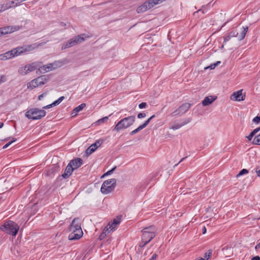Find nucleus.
<instances>
[{"label":"nucleus","instance_id":"obj_10","mask_svg":"<svg viewBox=\"0 0 260 260\" xmlns=\"http://www.w3.org/2000/svg\"><path fill=\"white\" fill-rule=\"evenodd\" d=\"M39 65L37 62H32L31 64H28L24 67H21L18 69V73L21 75H26L27 73L36 70Z\"/></svg>","mask_w":260,"mask_h":260},{"label":"nucleus","instance_id":"obj_22","mask_svg":"<svg viewBox=\"0 0 260 260\" xmlns=\"http://www.w3.org/2000/svg\"><path fill=\"white\" fill-rule=\"evenodd\" d=\"M215 99L212 96H207L202 101V103L203 106H206L210 105L215 101Z\"/></svg>","mask_w":260,"mask_h":260},{"label":"nucleus","instance_id":"obj_6","mask_svg":"<svg viewBox=\"0 0 260 260\" xmlns=\"http://www.w3.org/2000/svg\"><path fill=\"white\" fill-rule=\"evenodd\" d=\"M143 241L149 243L155 236L156 228L154 225L146 227L142 231Z\"/></svg>","mask_w":260,"mask_h":260},{"label":"nucleus","instance_id":"obj_51","mask_svg":"<svg viewBox=\"0 0 260 260\" xmlns=\"http://www.w3.org/2000/svg\"><path fill=\"white\" fill-rule=\"evenodd\" d=\"M11 144V142H8L5 145L3 146V149H6Z\"/></svg>","mask_w":260,"mask_h":260},{"label":"nucleus","instance_id":"obj_23","mask_svg":"<svg viewBox=\"0 0 260 260\" xmlns=\"http://www.w3.org/2000/svg\"><path fill=\"white\" fill-rule=\"evenodd\" d=\"M248 27L247 26L242 27V30L240 32V34L238 33V38L239 41H241L243 39H244V38H245V35L248 31Z\"/></svg>","mask_w":260,"mask_h":260},{"label":"nucleus","instance_id":"obj_37","mask_svg":"<svg viewBox=\"0 0 260 260\" xmlns=\"http://www.w3.org/2000/svg\"><path fill=\"white\" fill-rule=\"evenodd\" d=\"M231 36V37H238V32L236 30H233L230 32V33L229 34Z\"/></svg>","mask_w":260,"mask_h":260},{"label":"nucleus","instance_id":"obj_56","mask_svg":"<svg viewBox=\"0 0 260 260\" xmlns=\"http://www.w3.org/2000/svg\"><path fill=\"white\" fill-rule=\"evenodd\" d=\"M260 248V242L256 244V245L255 246V249L256 250L259 249Z\"/></svg>","mask_w":260,"mask_h":260},{"label":"nucleus","instance_id":"obj_19","mask_svg":"<svg viewBox=\"0 0 260 260\" xmlns=\"http://www.w3.org/2000/svg\"><path fill=\"white\" fill-rule=\"evenodd\" d=\"M149 2L148 1H146L144 4H143L141 6L138 7L137 9V12L138 13H144L147 10L151 9V6L149 5Z\"/></svg>","mask_w":260,"mask_h":260},{"label":"nucleus","instance_id":"obj_33","mask_svg":"<svg viewBox=\"0 0 260 260\" xmlns=\"http://www.w3.org/2000/svg\"><path fill=\"white\" fill-rule=\"evenodd\" d=\"M143 128L142 127V126L141 125H140L138 128H137L136 129H134V131H132L130 133L131 135H134L136 134H137V133H138L139 131H140L141 130L143 129Z\"/></svg>","mask_w":260,"mask_h":260},{"label":"nucleus","instance_id":"obj_38","mask_svg":"<svg viewBox=\"0 0 260 260\" xmlns=\"http://www.w3.org/2000/svg\"><path fill=\"white\" fill-rule=\"evenodd\" d=\"M116 168V167H115L113 168L112 169H111L110 170H109L108 172H107L106 173H105V176H108V175L112 174Z\"/></svg>","mask_w":260,"mask_h":260},{"label":"nucleus","instance_id":"obj_11","mask_svg":"<svg viewBox=\"0 0 260 260\" xmlns=\"http://www.w3.org/2000/svg\"><path fill=\"white\" fill-rule=\"evenodd\" d=\"M22 28V25L8 26L0 28V36L3 35L12 33Z\"/></svg>","mask_w":260,"mask_h":260},{"label":"nucleus","instance_id":"obj_62","mask_svg":"<svg viewBox=\"0 0 260 260\" xmlns=\"http://www.w3.org/2000/svg\"><path fill=\"white\" fill-rule=\"evenodd\" d=\"M106 176H105V173L101 177L102 178L105 177Z\"/></svg>","mask_w":260,"mask_h":260},{"label":"nucleus","instance_id":"obj_41","mask_svg":"<svg viewBox=\"0 0 260 260\" xmlns=\"http://www.w3.org/2000/svg\"><path fill=\"white\" fill-rule=\"evenodd\" d=\"M147 106V103L145 102H142L139 105V107L140 109H143L146 107Z\"/></svg>","mask_w":260,"mask_h":260},{"label":"nucleus","instance_id":"obj_12","mask_svg":"<svg viewBox=\"0 0 260 260\" xmlns=\"http://www.w3.org/2000/svg\"><path fill=\"white\" fill-rule=\"evenodd\" d=\"M191 105L189 103H184L182 104L177 110L173 112L171 115L172 116H180L185 113L190 108Z\"/></svg>","mask_w":260,"mask_h":260},{"label":"nucleus","instance_id":"obj_42","mask_svg":"<svg viewBox=\"0 0 260 260\" xmlns=\"http://www.w3.org/2000/svg\"><path fill=\"white\" fill-rule=\"evenodd\" d=\"M6 81V77L5 75L0 76V83L5 82Z\"/></svg>","mask_w":260,"mask_h":260},{"label":"nucleus","instance_id":"obj_27","mask_svg":"<svg viewBox=\"0 0 260 260\" xmlns=\"http://www.w3.org/2000/svg\"><path fill=\"white\" fill-rule=\"evenodd\" d=\"M149 2V4H150L149 5L151 6V8H153L154 6H155L157 4H159L162 1L161 0H147Z\"/></svg>","mask_w":260,"mask_h":260},{"label":"nucleus","instance_id":"obj_15","mask_svg":"<svg viewBox=\"0 0 260 260\" xmlns=\"http://www.w3.org/2000/svg\"><path fill=\"white\" fill-rule=\"evenodd\" d=\"M59 167L56 165H52L48 170L44 172L45 176L51 177L59 170Z\"/></svg>","mask_w":260,"mask_h":260},{"label":"nucleus","instance_id":"obj_3","mask_svg":"<svg viewBox=\"0 0 260 260\" xmlns=\"http://www.w3.org/2000/svg\"><path fill=\"white\" fill-rule=\"evenodd\" d=\"M0 229L8 234L16 236L19 229V226L15 222L9 220L2 225L0 226Z\"/></svg>","mask_w":260,"mask_h":260},{"label":"nucleus","instance_id":"obj_49","mask_svg":"<svg viewBox=\"0 0 260 260\" xmlns=\"http://www.w3.org/2000/svg\"><path fill=\"white\" fill-rule=\"evenodd\" d=\"M157 257V255L156 253H154L153 254L151 258L149 260H156Z\"/></svg>","mask_w":260,"mask_h":260},{"label":"nucleus","instance_id":"obj_28","mask_svg":"<svg viewBox=\"0 0 260 260\" xmlns=\"http://www.w3.org/2000/svg\"><path fill=\"white\" fill-rule=\"evenodd\" d=\"M252 143L255 145H260V134L254 138Z\"/></svg>","mask_w":260,"mask_h":260},{"label":"nucleus","instance_id":"obj_5","mask_svg":"<svg viewBox=\"0 0 260 260\" xmlns=\"http://www.w3.org/2000/svg\"><path fill=\"white\" fill-rule=\"evenodd\" d=\"M46 113L45 110L35 108L28 109L25 113V116L30 119L38 120L44 117Z\"/></svg>","mask_w":260,"mask_h":260},{"label":"nucleus","instance_id":"obj_35","mask_svg":"<svg viewBox=\"0 0 260 260\" xmlns=\"http://www.w3.org/2000/svg\"><path fill=\"white\" fill-rule=\"evenodd\" d=\"M3 10H6L8 9L12 8V6L10 5L9 2H7L5 4H3Z\"/></svg>","mask_w":260,"mask_h":260},{"label":"nucleus","instance_id":"obj_13","mask_svg":"<svg viewBox=\"0 0 260 260\" xmlns=\"http://www.w3.org/2000/svg\"><path fill=\"white\" fill-rule=\"evenodd\" d=\"M104 142L103 139H99L91 145L86 150V153L89 155L92 154Z\"/></svg>","mask_w":260,"mask_h":260},{"label":"nucleus","instance_id":"obj_53","mask_svg":"<svg viewBox=\"0 0 260 260\" xmlns=\"http://www.w3.org/2000/svg\"><path fill=\"white\" fill-rule=\"evenodd\" d=\"M186 158V157H183L179 161L178 164H176V165H175V166H174V167L175 168V167H176L179 164H180L181 162H182L184 159H185V158Z\"/></svg>","mask_w":260,"mask_h":260},{"label":"nucleus","instance_id":"obj_29","mask_svg":"<svg viewBox=\"0 0 260 260\" xmlns=\"http://www.w3.org/2000/svg\"><path fill=\"white\" fill-rule=\"evenodd\" d=\"M155 117V115H153L152 116H151L149 118H148L143 124H142V125H141V126H142V127L143 128H144L145 127H146L148 124L149 123L150 120L153 119L154 117Z\"/></svg>","mask_w":260,"mask_h":260},{"label":"nucleus","instance_id":"obj_26","mask_svg":"<svg viewBox=\"0 0 260 260\" xmlns=\"http://www.w3.org/2000/svg\"><path fill=\"white\" fill-rule=\"evenodd\" d=\"M53 68V70H55L62 66V62L61 61H56L53 63H51Z\"/></svg>","mask_w":260,"mask_h":260},{"label":"nucleus","instance_id":"obj_16","mask_svg":"<svg viewBox=\"0 0 260 260\" xmlns=\"http://www.w3.org/2000/svg\"><path fill=\"white\" fill-rule=\"evenodd\" d=\"M52 70H53V68L51 63L39 67L36 73L37 74H44Z\"/></svg>","mask_w":260,"mask_h":260},{"label":"nucleus","instance_id":"obj_2","mask_svg":"<svg viewBox=\"0 0 260 260\" xmlns=\"http://www.w3.org/2000/svg\"><path fill=\"white\" fill-rule=\"evenodd\" d=\"M35 48L32 45L17 47L10 51H9L3 54L0 55V60H7L12 58L15 56L20 55L23 52L32 50Z\"/></svg>","mask_w":260,"mask_h":260},{"label":"nucleus","instance_id":"obj_31","mask_svg":"<svg viewBox=\"0 0 260 260\" xmlns=\"http://www.w3.org/2000/svg\"><path fill=\"white\" fill-rule=\"evenodd\" d=\"M212 253V250L210 249L207 252L205 253L204 258L205 259L208 260L211 256Z\"/></svg>","mask_w":260,"mask_h":260},{"label":"nucleus","instance_id":"obj_21","mask_svg":"<svg viewBox=\"0 0 260 260\" xmlns=\"http://www.w3.org/2000/svg\"><path fill=\"white\" fill-rule=\"evenodd\" d=\"M86 107V104L85 103H82L81 105H79L77 107L74 109L72 111L71 115L72 117L75 116L77 113L82 110L84 108Z\"/></svg>","mask_w":260,"mask_h":260},{"label":"nucleus","instance_id":"obj_61","mask_svg":"<svg viewBox=\"0 0 260 260\" xmlns=\"http://www.w3.org/2000/svg\"><path fill=\"white\" fill-rule=\"evenodd\" d=\"M61 25L62 26H64V25H66V24H64V23H63V22H62V23H61Z\"/></svg>","mask_w":260,"mask_h":260},{"label":"nucleus","instance_id":"obj_17","mask_svg":"<svg viewBox=\"0 0 260 260\" xmlns=\"http://www.w3.org/2000/svg\"><path fill=\"white\" fill-rule=\"evenodd\" d=\"M191 121V118H187L182 121L180 123L175 122L171 126V128L173 130H176L180 128L182 126L187 124Z\"/></svg>","mask_w":260,"mask_h":260},{"label":"nucleus","instance_id":"obj_44","mask_svg":"<svg viewBox=\"0 0 260 260\" xmlns=\"http://www.w3.org/2000/svg\"><path fill=\"white\" fill-rule=\"evenodd\" d=\"M148 243H146V241H143L142 240V241L140 243L139 246L141 247H143Z\"/></svg>","mask_w":260,"mask_h":260},{"label":"nucleus","instance_id":"obj_25","mask_svg":"<svg viewBox=\"0 0 260 260\" xmlns=\"http://www.w3.org/2000/svg\"><path fill=\"white\" fill-rule=\"evenodd\" d=\"M260 131V127H257L255 129H254L253 131H252L251 132V133L250 134V135L246 137V138H247V139L249 140V141H250L252 140V138L254 137V136L257 133H258L259 131Z\"/></svg>","mask_w":260,"mask_h":260},{"label":"nucleus","instance_id":"obj_32","mask_svg":"<svg viewBox=\"0 0 260 260\" xmlns=\"http://www.w3.org/2000/svg\"><path fill=\"white\" fill-rule=\"evenodd\" d=\"M248 173V171L246 169H243L241 170L239 173L237 175V177H238L240 176L243 175L244 174H246Z\"/></svg>","mask_w":260,"mask_h":260},{"label":"nucleus","instance_id":"obj_52","mask_svg":"<svg viewBox=\"0 0 260 260\" xmlns=\"http://www.w3.org/2000/svg\"><path fill=\"white\" fill-rule=\"evenodd\" d=\"M251 260H260V257L259 256H255L252 258Z\"/></svg>","mask_w":260,"mask_h":260},{"label":"nucleus","instance_id":"obj_36","mask_svg":"<svg viewBox=\"0 0 260 260\" xmlns=\"http://www.w3.org/2000/svg\"><path fill=\"white\" fill-rule=\"evenodd\" d=\"M111 228L109 226V224H108L105 228L104 229L103 232H105L106 234L109 233L110 231H111Z\"/></svg>","mask_w":260,"mask_h":260},{"label":"nucleus","instance_id":"obj_50","mask_svg":"<svg viewBox=\"0 0 260 260\" xmlns=\"http://www.w3.org/2000/svg\"><path fill=\"white\" fill-rule=\"evenodd\" d=\"M256 173H257V176L260 177V167L256 168Z\"/></svg>","mask_w":260,"mask_h":260},{"label":"nucleus","instance_id":"obj_40","mask_svg":"<svg viewBox=\"0 0 260 260\" xmlns=\"http://www.w3.org/2000/svg\"><path fill=\"white\" fill-rule=\"evenodd\" d=\"M252 121L254 123H258L260 122V115L259 116H257L256 117H255L253 120H252Z\"/></svg>","mask_w":260,"mask_h":260},{"label":"nucleus","instance_id":"obj_9","mask_svg":"<svg viewBox=\"0 0 260 260\" xmlns=\"http://www.w3.org/2000/svg\"><path fill=\"white\" fill-rule=\"evenodd\" d=\"M48 80V77L46 75L41 76L28 83L27 88L34 89L39 86L45 84Z\"/></svg>","mask_w":260,"mask_h":260},{"label":"nucleus","instance_id":"obj_24","mask_svg":"<svg viewBox=\"0 0 260 260\" xmlns=\"http://www.w3.org/2000/svg\"><path fill=\"white\" fill-rule=\"evenodd\" d=\"M121 221L120 218L117 217V218L114 219L111 223H109V226H110L111 228V230H113L115 229L116 226L119 224Z\"/></svg>","mask_w":260,"mask_h":260},{"label":"nucleus","instance_id":"obj_7","mask_svg":"<svg viewBox=\"0 0 260 260\" xmlns=\"http://www.w3.org/2000/svg\"><path fill=\"white\" fill-rule=\"evenodd\" d=\"M117 180L115 178L105 180L101 188V192L104 194H108L113 191L116 185Z\"/></svg>","mask_w":260,"mask_h":260},{"label":"nucleus","instance_id":"obj_47","mask_svg":"<svg viewBox=\"0 0 260 260\" xmlns=\"http://www.w3.org/2000/svg\"><path fill=\"white\" fill-rule=\"evenodd\" d=\"M53 106H55L54 105H53V103L51 104H49L48 105H47L46 106H44L43 108V109H49V108H50L51 107H52Z\"/></svg>","mask_w":260,"mask_h":260},{"label":"nucleus","instance_id":"obj_54","mask_svg":"<svg viewBox=\"0 0 260 260\" xmlns=\"http://www.w3.org/2000/svg\"><path fill=\"white\" fill-rule=\"evenodd\" d=\"M44 93H42V94L39 95V96H38L39 100H41L42 99V98L44 97Z\"/></svg>","mask_w":260,"mask_h":260},{"label":"nucleus","instance_id":"obj_55","mask_svg":"<svg viewBox=\"0 0 260 260\" xmlns=\"http://www.w3.org/2000/svg\"><path fill=\"white\" fill-rule=\"evenodd\" d=\"M202 233L203 234H205L206 233V229L205 226H203V228L202 229Z\"/></svg>","mask_w":260,"mask_h":260},{"label":"nucleus","instance_id":"obj_4","mask_svg":"<svg viewBox=\"0 0 260 260\" xmlns=\"http://www.w3.org/2000/svg\"><path fill=\"white\" fill-rule=\"evenodd\" d=\"M136 117L135 116H129L121 119L115 126L113 131L119 132L123 129L130 127L135 122Z\"/></svg>","mask_w":260,"mask_h":260},{"label":"nucleus","instance_id":"obj_45","mask_svg":"<svg viewBox=\"0 0 260 260\" xmlns=\"http://www.w3.org/2000/svg\"><path fill=\"white\" fill-rule=\"evenodd\" d=\"M146 116V114L144 113H140L139 114H138V118H144Z\"/></svg>","mask_w":260,"mask_h":260},{"label":"nucleus","instance_id":"obj_18","mask_svg":"<svg viewBox=\"0 0 260 260\" xmlns=\"http://www.w3.org/2000/svg\"><path fill=\"white\" fill-rule=\"evenodd\" d=\"M69 164H71L74 170H76L83 164V160L81 158H76L70 161Z\"/></svg>","mask_w":260,"mask_h":260},{"label":"nucleus","instance_id":"obj_60","mask_svg":"<svg viewBox=\"0 0 260 260\" xmlns=\"http://www.w3.org/2000/svg\"><path fill=\"white\" fill-rule=\"evenodd\" d=\"M4 125V123L0 122V128H2Z\"/></svg>","mask_w":260,"mask_h":260},{"label":"nucleus","instance_id":"obj_43","mask_svg":"<svg viewBox=\"0 0 260 260\" xmlns=\"http://www.w3.org/2000/svg\"><path fill=\"white\" fill-rule=\"evenodd\" d=\"M106 235H107V234L106 233H105V232H102V233L99 236V239L101 240H103V239H104L106 237Z\"/></svg>","mask_w":260,"mask_h":260},{"label":"nucleus","instance_id":"obj_46","mask_svg":"<svg viewBox=\"0 0 260 260\" xmlns=\"http://www.w3.org/2000/svg\"><path fill=\"white\" fill-rule=\"evenodd\" d=\"M216 67V64H215V63L211 64L209 67H207L206 69H210V70H213L215 69V68Z\"/></svg>","mask_w":260,"mask_h":260},{"label":"nucleus","instance_id":"obj_34","mask_svg":"<svg viewBox=\"0 0 260 260\" xmlns=\"http://www.w3.org/2000/svg\"><path fill=\"white\" fill-rule=\"evenodd\" d=\"M111 115H110L109 116H106V117H104L101 119H100L99 120H98L97 122L99 123V124H101L102 123H103L105 121H107L108 119H109V117Z\"/></svg>","mask_w":260,"mask_h":260},{"label":"nucleus","instance_id":"obj_57","mask_svg":"<svg viewBox=\"0 0 260 260\" xmlns=\"http://www.w3.org/2000/svg\"><path fill=\"white\" fill-rule=\"evenodd\" d=\"M5 11L3 10V5H0V12H2L3 11Z\"/></svg>","mask_w":260,"mask_h":260},{"label":"nucleus","instance_id":"obj_20","mask_svg":"<svg viewBox=\"0 0 260 260\" xmlns=\"http://www.w3.org/2000/svg\"><path fill=\"white\" fill-rule=\"evenodd\" d=\"M74 170L71 164H68L63 174L62 175V177L64 179L68 178L72 175Z\"/></svg>","mask_w":260,"mask_h":260},{"label":"nucleus","instance_id":"obj_14","mask_svg":"<svg viewBox=\"0 0 260 260\" xmlns=\"http://www.w3.org/2000/svg\"><path fill=\"white\" fill-rule=\"evenodd\" d=\"M243 89L234 92L231 96V99L234 101H242L245 98V94L242 93Z\"/></svg>","mask_w":260,"mask_h":260},{"label":"nucleus","instance_id":"obj_1","mask_svg":"<svg viewBox=\"0 0 260 260\" xmlns=\"http://www.w3.org/2000/svg\"><path fill=\"white\" fill-rule=\"evenodd\" d=\"M68 231L71 232L69 235L70 240H78L83 236V232L79 218H75L72 220Z\"/></svg>","mask_w":260,"mask_h":260},{"label":"nucleus","instance_id":"obj_48","mask_svg":"<svg viewBox=\"0 0 260 260\" xmlns=\"http://www.w3.org/2000/svg\"><path fill=\"white\" fill-rule=\"evenodd\" d=\"M9 2L10 3V5L12 6V8L16 7V6H15V3H16V1H15V0L12 1H9Z\"/></svg>","mask_w":260,"mask_h":260},{"label":"nucleus","instance_id":"obj_58","mask_svg":"<svg viewBox=\"0 0 260 260\" xmlns=\"http://www.w3.org/2000/svg\"><path fill=\"white\" fill-rule=\"evenodd\" d=\"M16 140H17L16 138H13L12 139V140L11 141H10L9 142H11V144H12V143L15 142Z\"/></svg>","mask_w":260,"mask_h":260},{"label":"nucleus","instance_id":"obj_30","mask_svg":"<svg viewBox=\"0 0 260 260\" xmlns=\"http://www.w3.org/2000/svg\"><path fill=\"white\" fill-rule=\"evenodd\" d=\"M64 99V96H62L58 99L57 100L53 102V105L54 106H56L59 105L63 100Z\"/></svg>","mask_w":260,"mask_h":260},{"label":"nucleus","instance_id":"obj_39","mask_svg":"<svg viewBox=\"0 0 260 260\" xmlns=\"http://www.w3.org/2000/svg\"><path fill=\"white\" fill-rule=\"evenodd\" d=\"M231 36L229 35H226L223 37L224 41L223 44H225L226 42L229 41L231 39Z\"/></svg>","mask_w":260,"mask_h":260},{"label":"nucleus","instance_id":"obj_8","mask_svg":"<svg viewBox=\"0 0 260 260\" xmlns=\"http://www.w3.org/2000/svg\"><path fill=\"white\" fill-rule=\"evenodd\" d=\"M86 38V35L84 34L78 35L64 43L61 47L62 50L70 48L75 46L78 44H80L85 40Z\"/></svg>","mask_w":260,"mask_h":260},{"label":"nucleus","instance_id":"obj_63","mask_svg":"<svg viewBox=\"0 0 260 260\" xmlns=\"http://www.w3.org/2000/svg\"><path fill=\"white\" fill-rule=\"evenodd\" d=\"M199 260H205V258H201L199 259Z\"/></svg>","mask_w":260,"mask_h":260},{"label":"nucleus","instance_id":"obj_59","mask_svg":"<svg viewBox=\"0 0 260 260\" xmlns=\"http://www.w3.org/2000/svg\"><path fill=\"white\" fill-rule=\"evenodd\" d=\"M214 63H215V64H216V66H217L218 64H219L220 63V61H217L216 62H215Z\"/></svg>","mask_w":260,"mask_h":260}]
</instances>
